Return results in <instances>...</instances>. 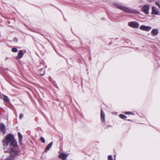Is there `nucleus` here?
I'll return each mask as SVG.
<instances>
[{
    "instance_id": "nucleus-12",
    "label": "nucleus",
    "mask_w": 160,
    "mask_h": 160,
    "mask_svg": "<svg viewBox=\"0 0 160 160\" xmlns=\"http://www.w3.org/2000/svg\"><path fill=\"white\" fill-rule=\"evenodd\" d=\"M23 55V51L22 50H20L18 51L17 58L18 59H20L22 57Z\"/></svg>"
},
{
    "instance_id": "nucleus-13",
    "label": "nucleus",
    "mask_w": 160,
    "mask_h": 160,
    "mask_svg": "<svg viewBox=\"0 0 160 160\" xmlns=\"http://www.w3.org/2000/svg\"><path fill=\"white\" fill-rule=\"evenodd\" d=\"M53 142H50L46 147L45 150V152H46V151L49 150L52 147V145Z\"/></svg>"
},
{
    "instance_id": "nucleus-14",
    "label": "nucleus",
    "mask_w": 160,
    "mask_h": 160,
    "mask_svg": "<svg viewBox=\"0 0 160 160\" xmlns=\"http://www.w3.org/2000/svg\"><path fill=\"white\" fill-rule=\"evenodd\" d=\"M1 160H14V159L13 157H11L10 156L5 159L1 158Z\"/></svg>"
},
{
    "instance_id": "nucleus-18",
    "label": "nucleus",
    "mask_w": 160,
    "mask_h": 160,
    "mask_svg": "<svg viewBox=\"0 0 160 160\" xmlns=\"http://www.w3.org/2000/svg\"><path fill=\"white\" fill-rule=\"evenodd\" d=\"M11 51L13 52H18V50L16 48H13L12 49Z\"/></svg>"
},
{
    "instance_id": "nucleus-20",
    "label": "nucleus",
    "mask_w": 160,
    "mask_h": 160,
    "mask_svg": "<svg viewBox=\"0 0 160 160\" xmlns=\"http://www.w3.org/2000/svg\"><path fill=\"white\" fill-rule=\"evenodd\" d=\"M108 160H113L112 157L111 155H109L108 156Z\"/></svg>"
},
{
    "instance_id": "nucleus-21",
    "label": "nucleus",
    "mask_w": 160,
    "mask_h": 160,
    "mask_svg": "<svg viewBox=\"0 0 160 160\" xmlns=\"http://www.w3.org/2000/svg\"><path fill=\"white\" fill-rule=\"evenodd\" d=\"M155 4L160 8V4L158 2H155Z\"/></svg>"
},
{
    "instance_id": "nucleus-5",
    "label": "nucleus",
    "mask_w": 160,
    "mask_h": 160,
    "mask_svg": "<svg viewBox=\"0 0 160 160\" xmlns=\"http://www.w3.org/2000/svg\"><path fill=\"white\" fill-rule=\"evenodd\" d=\"M152 28L151 26H146L144 25H142L140 27L139 29L143 31L148 32L150 31Z\"/></svg>"
},
{
    "instance_id": "nucleus-17",
    "label": "nucleus",
    "mask_w": 160,
    "mask_h": 160,
    "mask_svg": "<svg viewBox=\"0 0 160 160\" xmlns=\"http://www.w3.org/2000/svg\"><path fill=\"white\" fill-rule=\"evenodd\" d=\"M119 117L120 118H121L122 119H124L126 118H127V117L125 115H124L122 114H120L119 115Z\"/></svg>"
},
{
    "instance_id": "nucleus-16",
    "label": "nucleus",
    "mask_w": 160,
    "mask_h": 160,
    "mask_svg": "<svg viewBox=\"0 0 160 160\" xmlns=\"http://www.w3.org/2000/svg\"><path fill=\"white\" fill-rule=\"evenodd\" d=\"M18 139L22 140L23 137L20 132H18Z\"/></svg>"
},
{
    "instance_id": "nucleus-29",
    "label": "nucleus",
    "mask_w": 160,
    "mask_h": 160,
    "mask_svg": "<svg viewBox=\"0 0 160 160\" xmlns=\"http://www.w3.org/2000/svg\"><path fill=\"white\" fill-rule=\"evenodd\" d=\"M114 160H116L115 158H114Z\"/></svg>"
},
{
    "instance_id": "nucleus-1",
    "label": "nucleus",
    "mask_w": 160,
    "mask_h": 160,
    "mask_svg": "<svg viewBox=\"0 0 160 160\" xmlns=\"http://www.w3.org/2000/svg\"><path fill=\"white\" fill-rule=\"evenodd\" d=\"M3 146H7L10 144L11 146L15 147L17 146V143L15 139L14 135L11 133H9L7 135L6 137L2 141Z\"/></svg>"
},
{
    "instance_id": "nucleus-10",
    "label": "nucleus",
    "mask_w": 160,
    "mask_h": 160,
    "mask_svg": "<svg viewBox=\"0 0 160 160\" xmlns=\"http://www.w3.org/2000/svg\"><path fill=\"white\" fill-rule=\"evenodd\" d=\"M1 131L3 132V134H5L6 133V127L4 124L1 123L0 125Z\"/></svg>"
},
{
    "instance_id": "nucleus-24",
    "label": "nucleus",
    "mask_w": 160,
    "mask_h": 160,
    "mask_svg": "<svg viewBox=\"0 0 160 160\" xmlns=\"http://www.w3.org/2000/svg\"><path fill=\"white\" fill-rule=\"evenodd\" d=\"M19 142L21 145H22V140H19Z\"/></svg>"
},
{
    "instance_id": "nucleus-15",
    "label": "nucleus",
    "mask_w": 160,
    "mask_h": 160,
    "mask_svg": "<svg viewBox=\"0 0 160 160\" xmlns=\"http://www.w3.org/2000/svg\"><path fill=\"white\" fill-rule=\"evenodd\" d=\"M3 100L5 102H8L9 101V99L8 97L5 95L3 96Z\"/></svg>"
},
{
    "instance_id": "nucleus-4",
    "label": "nucleus",
    "mask_w": 160,
    "mask_h": 160,
    "mask_svg": "<svg viewBox=\"0 0 160 160\" xmlns=\"http://www.w3.org/2000/svg\"><path fill=\"white\" fill-rule=\"evenodd\" d=\"M128 26L129 27L135 28H138L139 26L138 22L135 21H132L128 22Z\"/></svg>"
},
{
    "instance_id": "nucleus-23",
    "label": "nucleus",
    "mask_w": 160,
    "mask_h": 160,
    "mask_svg": "<svg viewBox=\"0 0 160 160\" xmlns=\"http://www.w3.org/2000/svg\"><path fill=\"white\" fill-rule=\"evenodd\" d=\"M132 112H125V114H132Z\"/></svg>"
},
{
    "instance_id": "nucleus-2",
    "label": "nucleus",
    "mask_w": 160,
    "mask_h": 160,
    "mask_svg": "<svg viewBox=\"0 0 160 160\" xmlns=\"http://www.w3.org/2000/svg\"><path fill=\"white\" fill-rule=\"evenodd\" d=\"M112 4L116 8L122 10L126 12L132 13H137V11L136 10L124 7L121 4L118 2H114Z\"/></svg>"
},
{
    "instance_id": "nucleus-25",
    "label": "nucleus",
    "mask_w": 160,
    "mask_h": 160,
    "mask_svg": "<svg viewBox=\"0 0 160 160\" xmlns=\"http://www.w3.org/2000/svg\"><path fill=\"white\" fill-rule=\"evenodd\" d=\"M147 1L149 2H151L153 1L154 0H147Z\"/></svg>"
},
{
    "instance_id": "nucleus-9",
    "label": "nucleus",
    "mask_w": 160,
    "mask_h": 160,
    "mask_svg": "<svg viewBox=\"0 0 160 160\" xmlns=\"http://www.w3.org/2000/svg\"><path fill=\"white\" fill-rule=\"evenodd\" d=\"M152 13L155 15H158L159 13L158 9L155 7H152Z\"/></svg>"
},
{
    "instance_id": "nucleus-22",
    "label": "nucleus",
    "mask_w": 160,
    "mask_h": 160,
    "mask_svg": "<svg viewBox=\"0 0 160 160\" xmlns=\"http://www.w3.org/2000/svg\"><path fill=\"white\" fill-rule=\"evenodd\" d=\"M23 117V115L22 114H20V116H19V118L20 119H21Z\"/></svg>"
},
{
    "instance_id": "nucleus-27",
    "label": "nucleus",
    "mask_w": 160,
    "mask_h": 160,
    "mask_svg": "<svg viewBox=\"0 0 160 160\" xmlns=\"http://www.w3.org/2000/svg\"><path fill=\"white\" fill-rule=\"evenodd\" d=\"M44 72H42V73H41V74L42 75H43L44 74Z\"/></svg>"
},
{
    "instance_id": "nucleus-28",
    "label": "nucleus",
    "mask_w": 160,
    "mask_h": 160,
    "mask_svg": "<svg viewBox=\"0 0 160 160\" xmlns=\"http://www.w3.org/2000/svg\"><path fill=\"white\" fill-rule=\"evenodd\" d=\"M43 70V68H42V69H41V71L42 70Z\"/></svg>"
},
{
    "instance_id": "nucleus-11",
    "label": "nucleus",
    "mask_w": 160,
    "mask_h": 160,
    "mask_svg": "<svg viewBox=\"0 0 160 160\" xmlns=\"http://www.w3.org/2000/svg\"><path fill=\"white\" fill-rule=\"evenodd\" d=\"M158 33V30L157 29H153L152 30L151 32L152 36H153L157 35Z\"/></svg>"
},
{
    "instance_id": "nucleus-26",
    "label": "nucleus",
    "mask_w": 160,
    "mask_h": 160,
    "mask_svg": "<svg viewBox=\"0 0 160 160\" xmlns=\"http://www.w3.org/2000/svg\"><path fill=\"white\" fill-rule=\"evenodd\" d=\"M18 41V39L17 38H14V40H13V41L14 42H17Z\"/></svg>"
},
{
    "instance_id": "nucleus-6",
    "label": "nucleus",
    "mask_w": 160,
    "mask_h": 160,
    "mask_svg": "<svg viewBox=\"0 0 160 160\" xmlns=\"http://www.w3.org/2000/svg\"><path fill=\"white\" fill-rule=\"evenodd\" d=\"M68 156V154L61 152L60 154L59 157V158H61L62 160H65L66 159Z\"/></svg>"
},
{
    "instance_id": "nucleus-3",
    "label": "nucleus",
    "mask_w": 160,
    "mask_h": 160,
    "mask_svg": "<svg viewBox=\"0 0 160 160\" xmlns=\"http://www.w3.org/2000/svg\"><path fill=\"white\" fill-rule=\"evenodd\" d=\"M19 152V149H16L13 148H11L10 151V156L13 157L14 159L15 158L17 157L18 155Z\"/></svg>"
},
{
    "instance_id": "nucleus-8",
    "label": "nucleus",
    "mask_w": 160,
    "mask_h": 160,
    "mask_svg": "<svg viewBox=\"0 0 160 160\" xmlns=\"http://www.w3.org/2000/svg\"><path fill=\"white\" fill-rule=\"evenodd\" d=\"M101 122H105V114L102 109L101 111Z\"/></svg>"
},
{
    "instance_id": "nucleus-7",
    "label": "nucleus",
    "mask_w": 160,
    "mask_h": 160,
    "mask_svg": "<svg viewBox=\"0 0 160 160\" xmlns=\"http://www.w3.org/2000/svg\"><path fill=\"white\" fill-rule=\"evenodd\" d=\"M149 9V7L148 5L144 6L142 8V11L146 14H148V11Z\"/></svg>"
},
{
    "instance_id": "nucleus-19",
    "label": "nucleus",
    "mask_w": 160,
    "mask_h": 160,
    "mask_svg": "<svg viewBox=\"0 0 160 160\" xmlns=\"http://www.w3.org/2000/svg\"><path fill=\"white\" fill-rule=\"evenodd\" d=\"M40 140L42 142L44 143L45 142V140L44 138L42 137H41L40 138Z\"/></svg>"
}]
</instances>
